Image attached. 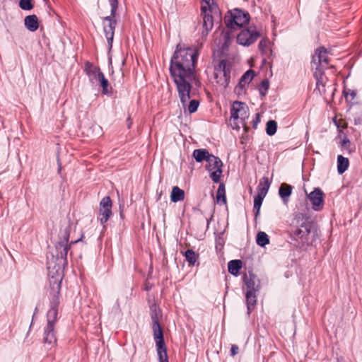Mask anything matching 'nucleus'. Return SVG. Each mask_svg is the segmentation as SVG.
Wrapping results in <instances>:
<instances>
[{"instance_id":"nucleus-43","label":"nucleus","mask_w":362,"mask_h":362,"mask_svg":"<svg viewBox=\"0 0 362 362\" xmlns=\"http://www.w3.org/2000/svg\"><path fill=\"white\" fill-rule=\"evenodd\" d=\"M238 346L235 344H233L230 348V355L232 356H235L238 353Z\"/></svg>"},{"instance_id":"nucleus-14","label":"nucleus","mask_w":362,"mask_h":362,"mask_svg":"<svg viewBox=\"0 0 362 362\" xmlns=\"http://www.w3.org/2000/svg\"><path fill=\"white\" fill-rule=\"evenodd\" d=\"M256 280L259 281L257 276L252 272H249L248 274H244L243 276V281L246 286L247 291L259 292L260 284L259 283L256 284Z\"/></svg>"},{"instance_id":"nucleus-7","label":"nucleus","mask_w":362,"mask_h":362,"mask_svg":"<svg viewBox=\"0 0 362 362\" xmlns=\"http://www.w3.org/2000/svg\"><path fill=\"white\" fill-rule=\"evenodd\" d=\"M250 15L248 11L235 8L225 14L224 23L228 29L237 30L249 23Z\"/></svg>"},{"instance_id":"nucleus-19","label":"nucleus","mask_w":362,"mask_h":362,"mask_svg":"<svg viewBox=\"0 0 362 362\" xmlns=\"http://www.w3.org/2000/svg\"><path fill=\"white\" fill-rule=\"evenodd\" d=\"M258 292L246 291L245 303L247 305V314L250 315L251 311L255 308L257 304V296Z\"/></svg>"},{"instance_id":"nucleus-47","label":"nucleus","mask_w":362,"mask_h":362,"mask_svg":"<svg viewBox=\"0 0 362 362\" xmlns=\"http://www.w3.org/2000/svg\"><path fill=\"white\" fill-rule=\"evenodd\" d=\"M349 143V139L347 137H344L341 141V146H346V145Z\"/></svg>"},{"instance_id":"nucleus-28","label":"nucleus","mask_w":362,"mask_h":362,"mask_svg":"<svg viewBox=\"0 0 362 362\" xmlns=\"http://www.w3.org/2000/svg\"><path fill=\"white\" fill-rule=\"evenodd\" d=\"M256 242L259 246L264 247L269 243L268 235L265 232H259L257 235Z\"/></svg>"},{"instance_id":"nucleus-37","label":"nucleus","mask_w":362,"mask_h":362,"mask_svg":"<svg viewBox=\"0 0 362 362\" xmlns=\"http://www.w3.org/2000/svg\"><path fill=\"white\" fill-rule=\"evenodd\" d=\"M199 105V102L197 100H192L188 105V111L189 113L195 112Z\"/></svg>"},{"instance_id":"nucleus-12","label":"nucleus","mask_w":362,"mask_h":362,"mask_svg":"<svg viewBox=\"0 0 362 362\" xmlns=\"http://www.w3.org/2000/svg\"><path fill=\"white\" fill-rule=\"evenodd\" d=\"M247 105L240 101H235L230 109V118L233 119V124H231L233 129H239L240 127L237 125L235 121L239 119V112H244L245 117H247Z\"/></svg>"},{"instance_id":"nucleus-16","label":"nucleus","mask_w":362,"mask_h":362,"mask_svg":"<svg viewBox=\"0 0 362 362\" xmlns=\"http://www.w3.org/2000/svg\"><path fill=\"white\" fill-rule=\"evenodd\" d=\"M112 205H100L98 219L101 224L105 223L112 215Z\"/></svg>"},{"instance_id":"nucleus-49","label":"nucleus","mask_w":362,"mask_h":362,"mask_svg":"<svg viewBox=\"0 0 362 362\" xmlns=\"http://www.w3.org/2000/svg\"><path fill=\"white\" fill-rule=\"evenodd\" d=\"M127 127L129 129L132 124V119L130 117L127 118Z\"/></svg>"},{"instance_id":"nucleus-42","label":"nucleus","mask_w":362,"mask_h":362,"mask_svg":"<svg viewBox=\"0 0 362 362\" xmlns=\"http://www.w3.org/2000/svg\"><path fill=\"white\" fill-rule=\"evenodd\" d=\"M259 122H260L259 114L257 113L255 115V118L252 121V127L254 129H256L257 127V124H258V123H259Z\"/></svg>"},{"instance_id":"nucleus-29","label":"nucleus","mask_w":362,"mask_h":362,"mask_svg":"<svg viewBox=\"0 0 362 362\" xmlns=\"http://www.w3.org/2000/svg\"><path fill=\"white\" fill-rule=\"evenodd\" d=\"M230 66V65L227 64V60L226 59H221L217 66H215V72H214V78L216 80L218 78V73H222L226 69H228Z\"/></svg>"},{"instance_id":"nucleus-46","label":"nucleus","mask_w":362,"mask_h":362,"mask_svg":"<svg viewBox=\"0 0 362 362\" xmlns=\"http://www.w3.org/2000/svg\"><path fill=\"white\" fill-rule=\"evenodd\" d=\"M261 206L262 205H254L253 211L255 212V218L259 214Z\"/></svg>"},{"instance_id":"nucleus-22","label":"nucleus","mask_w":362,"mask_h":362,"mask_svg":"<svg viewBox=\"0 0 362 362\" xmlns=\"http://www.w3.org/2000/svg\"><path fill=\"white\" fill-rule=\"evenodd\" d=\"M349 160L341 155L337 156V171L339 175L343 174L349 168Z\"/></svg>"},{"instance_id":"nucleus-4","label":"nucleus","mask_w":362,"mask_h":362,"mask_svg":"<svg viewBox=\"0 0 362 362\" xmlns=\"http://www.w3.org/2000/svg\"><path fill=\"white\" fill-rule=\"evenodd\" d=\"M329 65V58L327 57V51L324 47H320L315 51L313 55L311 66L314 70L313 76L316 79V86L320 90V85L324 86L322 77L324 70Z\"/></svg>"},{"instance_id":"nucleus-3","label":"nucleus","mask_w":362,"mask_h":362,"mask_svg":"<svg viewBox=\"0 0 362 362\" xmlns=\"http://www.w3.org/2000/svg\"><path fill=\"white\" fill-rule=\"evenodd\" d=\"M198 52L192 47L178 44L170 62V72L194 74Z\"/></svg>"},{"instance_id":"nucleus-35","label":"nucleus","mask_w":362,"mask_h":362,"mask_svg":"<svg viewBox=\"0 0 362 362\" xmlns=\"http://www.w3.org/2000/svg\"><path fill=\"white\" fill-rule=\"evenodd\" d=\"M269 88V82L267 79L263 80L261 82L259 88V94L261 96H265Z\"/></svg>"},{"instance_id":"nucleus-48","label":"nucleus","mask_w":362,"mask_h":362,"mask_svg":"<svg viewBox=\"0 0 362 362\" xmlns=\"http://www.w3.org/2000/svg\"><path fill=\"white\" fill-rule=\"evenodd\" d=\"M37 312H38V308L36 307L35 309L33 315V319H32V321H31V323H30V329L31 328V327L33 325L34 317H35V315L37 313Z\"/></svg>"},{"instance_id":"nucleus-38","label":"nucleus","mask_w":362,"mask_h":362,"mask_svg":"<svg viewBox=\"0 0 362 362\" xmlns=\"http://www.w3.org/2000/svg\"><path fill=\"white\" fill-rule=\"evenodd\" d=\"M269 40L267 39H262L260 42H259L258 47L259 49L262 52L264 53L266 52V49L269 44Z\"/></svg>"},{"instance_id":"nucleus-9","label":"nucleus","mask_w":362,"mask_h":362,"mask_svg":"<svg viewBox=\"0 0 362 362\" xmlns=\"http://www.w3.org/2000/svg\"><path fill=\"white\" fill-rule=\"evenodd\" d=\"M206 162L207 163L206 169L211 172L210 178L214 183H218L223 173L222 167L223 165L221 160L218 156L211 154Z\"/></svg>"},{"instance_id":"nucleus-25","label":"nucleus","mask_w":362,"mask_h":362,"mask_svg":"<svg viewBox=\"0 0 362 362\" xmlns=\"http://www.w3.org/2000/svg\"><path fill=\"white\" fill-rule=\"evenodd\" d=\"M100 83L102 87V93L107 96H111L112 94V88L110 86L108 80L105 77V75L98 82Z\"/></svg>"},{"instance_id":"nucleus-50","label":"nucleus","mask_w":362,"mask_h":362,"mask_svg":"<svg viewBox=\"0 0 362 362\" xmlns=\"http://www.w3.org/2000/svg\"><path fill=\"white\" fill-rule=\"evenodd\" d=\"M122 206H124V205H119V209H120V214H121V216H122V211H123Z\"/></svg>"},{"instance_id":"nucleus-17","label":"nucleus","mask_w":362,"mask_h":362,"mask_svg":"<svg viewBox=\"0 0 362 362\" xmlns=\"http://www.w3.org/2000/svg\"><path fill=\"white\" fill-rule=\"evenodd\" d=\"M293 191V186L287 183L281 184L279 188V195L284 204H286L289 201Z\"/></svg>"},{"instance_id":"nucleus-40","label":"nucleus","mask_w":362,"mask_h":362,"mask_svg":"<svg viewBox=\"0 0 362 362\" xmlns=\"http://www.w3.org/2000/svg\"><path fill=\"white\" fill-rule=\"evenodd\" d=\"M247 83L245 81H242V78H240L238 84L235 88V92H239L240 90H243L245 88V86Z\"/></svg>"},{"instance_id":"nucleus-21","label":"nucleus","mask_w":362,"mask_h":362,"mask_svg":"<svg viewBox=\"0 0 362 362\" xmlns=\"http://www.w3.org/2000/svg\"><path fill=\"white\" fill-rule=\"evenodd\" d=\"M242 267L243 262L240 259L230 260L228 263V272L235 276L239 275Z\"/></svg>"},{"instance_id":"nucleus-11","label":"nucleus","mask_w":362,"mask_h":362,"mask_svg":"<svg viewBox=\"0 0 362 362\" xmlns=\"http://www.w3.org/2000/svg\"><path fill=\"white\" fill-rule=\"evenodd\" d=\"M83 71L88 76L91 83H98L104 76L100 67L95 66L93 63L87 61L84 64Z\"/></svg>"},{"instance_id":"nucleus-10","label":"nucleus","mask_w":362,"mask_h":362,"mask_svg":"<svg viewBox=\"0 0 362 362\" xmlns=\"http://www.w3.org/2000/svg\"><path fill=\"white\" fill-rule=\"evenodd\" d=\"M260 33L255 28L252 27L243 29L237 35V42L243 46H250L253 44L259 37Z\"/></svg>"},{"instance_id":"nucleus-6","label":"nucleus","mask_w":362,"mask_h":362,"mask_svg":"<svg viewBox=\"0 0 362 362\" xmlns=\"http://www.w3.org/2000/svg\"><path fill=\"white\" fill-rule=\"evenodd\" d=\"M170 74L174 83L177 86L180 102L183 105H185L190 99V92L192 88L190 82L194 78V74H188L180 72H170Z\"/></svg>"},{"instance_id":"nucleus-39","label":"nucleus","mask_w":362,"mask_h":362,"mask_svg":"<svg viewBox=\"0 0 362 362\" xmlns=\"http://www.w3.org/2000/svg\"><path fill=\"white\" fill-rule=\"evenodd\" d=\"M240 116V119L242 120L243 126L244 128V130L245 132H247L249 130V127H247L245 122V118L248 117V114L247 113V117H245L244 112H239V117Z\"/></svg>"},{"instance_id":"nucleus-45","label":"nucleus","mask_w":362,"mask_h":362,"mask_svg":"<svg viewBox=\"0 0 362 362\" xmlns=\"http://www.w3.org/2000/svg\"><path fill=\"white\" fill-rule=\"evenodd\" d=\"M100 204H112V200L109 196H106L102 199Z\"/></svg>"},{"instance_id":"nucleus-36","label":"nucleus","mask_w":362,"mask_h":362,"mask_svg":"<svg viewBox=\"0 0 362 362\" xmlns=\"http://www.w3.org/2000/svg\"><path fill=\"white\" fill-rule=\"evenodd\" d=\"M343 94L345 97L346 101H352L356 96V93L354 90H344Z\"/></svg>"},{"instance_id":"nucleus-2","label":"nucleus","mask_w":362,"mask_h":362,"mask_svg":"<svg viewBox=\"0 0 362 362\" xmlns=\"http://www.w3.org/2000/svg\"><path fill=\"white\" fill-rule=\"evenodd\" d=\"M323 205H296L286 233L296 248L305 250L318 238L320 230L313 216Z\"/></svg>"},{"instance_id":"nucleus-27","label":"nucleus","mask_w":362,"mask_h":362,"mask_svg":"<svg viewBox=\"0 0 362 362\" xmlns=\"http://www.w3.org/2000/svg\"><path fill=\"white\" fill-rule=\"evenodd\" d=\"M217 204H226V197L225 186L223 183L220 184L216 192Z\"/></svg>"},{"instance_id":"nucleus-20","label":"nucleus","mask_w":362,"mask_h":362,"mask_svg":"<svg viewBox=\"0 0 362 362\" xmlns=\"http://www.w3.org/2000/svg\"><path fill=\"white\" fill-rule=\"evenodd\" d=\"M211 153L206 148H197L194 150L192 156L197 163L206 161Z\"/></svg>"},{"instance_id":"nucleus-24","label":"nucleus","mask_w":362,"mask_h":362,"mask_svg":"<svg viewBox=\"0 0 362 362\" xmlns=\"http://www.w3.org/2000/svg\"><path fill=\"white\" fill-rule=\"evenodd\" d=\"M182 253L183 254L186 261L188 262L189 266L195 265V263L199 257L198 254H196V252L192 249H188L185 252H182Z\"/></svg>"},{"instance_id":"nucleus-5","label":"nucleus","mask_w":362,"mask_h":362,"mask_svg":"<svg viewBox=\"0 0 362 362\" xmlns=\"http://www.w3.org/2000/svg\"><path fill=\"white\" fill-rule=\"evenodd\" d=\"M110 6V15L103 17V32L107 39L110 49L112 47L113 38L115 35V30L117 23L116 19L117 16V9L119 6L118 0H107Z\"/></svg>"},{"instance_id":"nucleus-41","label":"nucleus","mask_w":362,"mask_h":362,"mask_svg":"<svg viewBox=\"0 0 362 362\" xmlns=\"http://www.w3.org/2000/svg\"><path fill=\"white\" fill-rule=\"evenodd\" d=\"M153 287V284H151L148 280H146L144 284V289L146 291H149Z\"/></svg>"},{"instance_id":"nucleus-51","label":"nucleus","mask_w":362,"mask_h":362,"mask_svg":"<svg viewBox=\"0 0 362 362\" xmlns=\"http://www.w3.org/2000/svg\"><path fill=\"white\" fill-rule=\"evenodd\" d=\"M206 227L208 228L209 226V220L207 218H206Z\"/></svg>"},{"instance_id":"nucleus-18","label":"nucleus","mask_w":362,"mask_h":362,"mask_svg":"<svg viewBox=\"0 0 362 362\" xmlns=\"http://www.w3.org/2000/svg\"><path fill=\"white\" fill-rule=\"evenodd\" d=\"M25 27L30 32L36 31L39 28V21L36 15L27 16L24 19Z\"/></svg>"},{"instance_id":"nucleus-23","label":"nucleus","mask_w":362,"mask_h":362,"mask_svg":"<svg viewBox=\"0 0 362 362\" xmlns=\"http://www.w3.org/2000/svg\"><path fill=\"white\" fill-rule=\"evenodd\" d=\"M185 198V192L181 189L179 187L175 186L172 189L170 199L174 203L182 201Z\"/></svg>"},{"instance_id":"nucleus-8","label":"nucleus","mask_w":362,"mask_h":362,"mask_svg":"<svg viewBox=\"0 0 362 362\" xmlns=\"http://www.w3.org/2000/svg\"><path fill=\"white\" fill-rule=\"evenodd\" d=\"M153 335L155 340L159 362H168L167 347L164 340L163 330L160 324L152 325Z\"/></svg>"},{"instance_id":"nucleus-1","label":"nucleus","mask_w":362,"mask_h":362,"mask_svg":"<svg viewBox=\"0 0 362 362\" xmlns=\"http://www.w3.org/2000/svg\"><path fill=\"white\" fill-rule=\"evenodd\" d=\"M71 226L69 221L61 225L58 241L52 252V259L47 262L49 277V308L46 315V325L43 329L42 342L47 350L57 345L56 324L58 320L60 304V291L63 279V271L68 264L67 254L71 246L79 240L71 241L69 236Z\"/></svg>"},{"instance_id":"nucleus-34","label":"nucleus","mask_w":362,"mask_h":362,"mask_svg":"<svg viewBox=\"0 0 362 362\" xmlns=\"http://www.w3.org/2000/svg\"><path fill=\"white\" fill-rule=\"evenodd\" d=\"M255 76V71L252 69H249L243 74V75L241 76V78L243 81L245 82V83H249L253 79Z\"/></svg>"},{"instance_id":"nucleus-44","label":"nucleus","mask_w":362,"mask_h":362,"mask_svg":"<svg viewBox=\"0 0 362 362\" xmlns=\"http://www.w3.org/2000/svg\"><path fill=\"white\" fill-rule=\"evenodd\" d=\"M223 37L224 39L225 43L230 40V32L227 30L222 33Z\"/></svg>"},{"instance_id":"nucleus-26","label":"nucleus","mask_w":362,"mask_h":362,"mask_svg":"<svg viewBox=\"0 0 362 362\" xmlns=\"http://www.w3.org/2000/svg\"><path fill=\"white\" fill-rule=\"evenodd\" d=\"M223 73V78H220L216 79V83L219 84L220 86L224 87L225 88L228 87L229 83H230V66L226 69Z\"/></svg>"},{"instance_id":"nucleus-13","label":"nucleus","mask_w":362,"mask_h":362,"mask_svg":"<svg viewBox=\"0 0 362 362\" xmlns=\"http://www.w3.org/2000/svg\"><path fill=\"white\" fill-rule=\"evenodd\" d=\"M271 182L267 177H263L259 182L257 186V194L254 197L253 204H262L264 198L265 197L269 188L270 187Z\"/></svg>"},{"instance_id":"nucleus-32","label":"nucleus","mask_w":362,"mask_h":362,"mask_svg":"<svg viewBox=\"0 0 362 362\" xmlns=\"http://www.w3.org/2000/svg\"><path fill=\"white\" fill-rule=\"evenodd\" d=\"M160 309L157 308L156 305L151 306V318L152 320V325L160 324L158 318V312Z\"/></svg>"},{"instance_id":"nucleus-30","label":"nucleus","mask_w":362,"mask_h":362,"mask_svg":"<svg viewBox=\"0 0 362 362\" xmlns=\"http://www.w3.org/2000/svg\"><path fill=\"white\" fill-rule=\"evenodd\" d=\"M277 130V123L274 120H269L266 125V133L269 136H273Z\"/></svg>"},{"instance_id":"nucleus-52","label":"nucleus","mask_w":362,"mask_h":362,"mask_svg":"<svg viewBox=\"0 0 362 362\" xmlns=\"http://www.w3.org/2000/svg\"><path fill=\"white\" fill-rule=\"evenodd\" d=\"M44 1H47L48 0H43Z\"/></svg>"},{"instance_id":"nucleus-31","label":"nucleus","mask_w":362,"mask_h":362,"mask_svg":"<svg viewBox=\"0 0 362 362\" xmlns=\"http://www.w3.org/2000/svg\"><path fill=\"white\" fill-rule=\"evenodd\" d=\"M223 232L219 233L216 235L215 247L216 251H221L225 245V240L223 237Z\"/></svg>"},{"instance_id":"nucleus-15","label":"nucleus","mask_w":362,"mask_h":362,"mask_svg":"<svg viewBox=\"0 0 362 362\" xmlns=\"http://www.w3.org/2000/svg\"><path fill=\"white\" fill-rule=\"evenodd\" d=\"M304 192L306 194V199L310 202V204H324L325 193L320 187L314 188L313 191L308 193L304 189Z\"/></svg>"},{"instance_id":"nucleus-33","label":"nucleus","mask_w":362,"mask_h":362,"mask_svg":"<svg viewBox=\"0 0 362 362\" xmlns=\"http://www.w3.org/2000/svg\"><path fill=\"white\" fill-rule=\"evenodd\" d=\"M19 7L24 11H30L33 8V0H20Z\"/></svg>"}]
</instances>
